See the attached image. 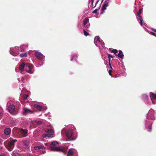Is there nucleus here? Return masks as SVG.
Returning a JSON list of instances; mask_svg holds the SVG:
<instances>
[{
    "label": "nucleus",
    "instance_id": "nucleus-1",
    "mask_svg": "<svg viewBox=\"0 0 156 156\" xmlns=\"http://www.w3.org/2000/svg\"><path fill=\"white\" fill-rule=\"evenodd\" d=\"M58 145L57 141H53L50 144V149L52 151H61L64 152L65 151L64 148L62 147H56Z\"/></svg>",
    "mask_w": 156,
    "mask_h": 156
},
{
    "label": "nucleus",
    "instance_id": "nucleus-2",
    "mask_svg": "<svg viewBox=\"0 0 156 156\" xmlns=\"http://www.w3.org/2000/svg\"><path fill=\"white\" fill-rule=\"evenodd\" d=\"M14 131L17 130L16 132H19L21 135V136L19 137H25L27 135L28 131L26 129H23L22 128H18L17 127H14L13 129Z\"/></svg>",
    "mask_w": 156,
    "mask_h": 156
},
{
    "label": "nucleus",
    "instance_id": "nucleus-3",
    "mask_svg": "<svg viewBox=\"0 0 156 156\" xmlns=\"http://www.w3.org/2000/svg\"><path fill=\"white\" fill-rule=\"evenodd\" d=\"M17 141L16 139L12 140L9 141L8 143V145L6 147L10 151H11L14 146V144Z\"/></svg>",
    "mask_w": 156,
    "mask_h": 156
},
{
    "label": "nucleus",
    "instance_id": "nucleus-4",
    "mask_svg": "<svg viewBox=\"0 0 156 156\" xmlns=\"http://www.w3.org/2000/svg\"><path fill=\"white\" fill-rule=\"evenodd\" d=\"M66 136L69 139L68 140H73L74 139L72 137L73 132L72 130H67L66 132Z\"/></svg>",
    "mask_w": 156,
    "mask_h": 156
},
{
    "label": "nucleus",
    "instance_id": "nucleus-5",
    "mask_svg": "<svg viewBox=\"0 0 156 156\" xmlns=\"http://www.w3.org/2000/svg\"><path fill=\"white\" fill-rule=\"evenodd\" d=\"M8 112L12 115H15V107L13 105L9 106L8 108Z\"/></svg>",
    "mask_w": 156,
    "mask_h": 156
},
{
    "label": "nucleus",
    "instance_id": "nucleus-6",
    "mask_svg": "<svg viewBox=\"0 0 156 156\" xmlns=\"http://www.w3.org/2000/svg\"><path fill=\"white\" fill-rule=\"evenodd\" d=\"M35 55L36 57L39 60L42 59L43 58V55L41 52L37 51H35Z\"/></svg>",
    "mask_w": 156,
    "mask_h": 156
},
{
    "label": "nucleus",
    "instance_id": "nucleus-7",
    "mask_svg": "<svg viewBox=\"0 0 156 156\" xmlns=\"http://www.w3.org/2000/svg\"><path fill=\"white\" fill-rule=\"evenodd\" d=\"M34 112L33 111H32L27 108H23V115H26L28 114H32Z\"/></svg>",
    "mask_w": 156,
    "mask_h": 156
},
{
    "label": "nucleus",
    "instance_id": "nucleus-8",
    "mask_svg": "<svg viewBox=\"0 0 156 156\" xmlns=\"http://www.w3.org/2000/svg\"><path fill=\"white\" fill-rule=\"evenodd\" d=\"M11 131V129L10 128H6L4 130L5 134L7 135H9Z\"/></svg>",
    "mask_w": 156,
    "mask_h": 156
},
{
    "label": "nucleus",
    "instance_id": "nucleus-9",
    "mask_svg": "<svg viewBox=\"0 0 156 156\" xmlns=\"http://www.w3.org/2000/svg\"><path fill=\"white\" fill-rule=\"evenodd\" d=\"M109 2L107 0L105 2V3L103 5L102 9L103 10L106 9V7L108 5Z\"/></svg>",
    "mask_w": 156,
    "mask_h": 156
},
{
    "label": "nucleus",
    "instance_id": "nucleus-10",
    "mask_svg": "<svg viewBox=\"0 0 156 156\" xmlns=\"http://www.w3.org/2000/svg\"><path fill=\"white\" fill-rule=\"evenodd\" d=\"M25 65L23 63L20 64L19 66L20 70L21 72L23 71L25 68Z\"/></svg>",
    "mask_w": 156,
    "mask_h": 156
},
{
    "label": "nucleus",
    "instance_id": "nucleus-11",
    "mask_svg": "<svg viewBox=\"0 0 156 156\" xmlns=\"http://www.w3.org/2000/svg\"><path fill=\"white\" fill-rule=\"evenodd\" d=\"M150 97L151 100L152 99H154L156 98V94H155L153 93L150 92Z\"/></svg>",
    "mask_w": 156,
    "mask_h": 156
},
{
    "label": "nucleus",
    "instance_id": "nucleus-12",
    "mask_svg": "<svg viewBox=\"0 0 156 156\" xmlns=\"http://www.w3.org/2000/svg\"><path fill=\"white\" fill-rule=\"evenodd\" d=\"M119 53L118 55V56L119 57L121 58V59H123L124 57V55L123 52L121 50H119Z\"/></svg>",
    "mask_w": 156,
    "mask_h": 156
},
{
    "label": "nucleus",
    "instance_id": "nucleus-13",
    "mask_svg": "<svg viewBox=\"0 0 156 156\" xmlns=\"http://www.w3.org/2000/svg\"><path fill=\"white\" fill-rule=\"evenodd\" d=\"M23 145L24 146L27 147H28L29 145L30 142L29 140H25L23 141Z\"/></svg>",
    "mask_w": 156,
    "mask_h": 156
},
{
    "label": "nucleus",
    "instance_id": "nucleus-14",
    "mask_svg": "<svg viewBox=\"0 0 156 156\" xmlns=\"http://www.w3.org/2000/svg\"><path fill=\"white\" fill-rule=\"evenodd\" d=\"M46 133H48L49 134H50L51 135H53L54 133V131L53 130L51 129H48L45 130Z\"/></svg>",
    "mask_w": 156,
    "mask_h": 156
},
{
    "label": "nucleus",
    "instance_id": "nucleus-15",
    "mask_svg": "<svg viewBox=\"0 0 156 156\" xmlns=\"http://www.w3.org/2000/svg\"><path fill=\"white\" fill-rule=\"evenodd\" d=\"M30 66H31V64H27L25 65V70L27 72H28V69H29V68L30 67Z\"/></svg>",
    "mask_w": 156,
    "mask_h": 156
},
{
    "label": "nucleus",
    "instance_id": "nucleus-16",
    "mask_svg": "<svg viewBox=\"0 0 156 156\" xmlns=\"http://www.w3.org/2000/svg\"><path fill=\"white\" fill-rule=\"evenodd\" d=\"M33 65L31 64V66H30V67L29 68V69H28V73H33Z\"/></svg>",
    "mask_w": 156,
    "mask_h": 156
},
{
    "label": "nucleus",
    "instance_id": "nucleus-17",
    "mask_svg": "<svg viewBox=\"0 0 156 156\" xmlns=\"http://www.w3.org/2000/svg\"><path fill=\"white\" fill-rule=\"evenodd\" d=\"M44 148V147L43 146H38L35 147H34V149L35 150H39L41 149H43Z\"/></svg>",
    "mask_w": 156,
    "mask_h": 156
},
{
    "label": "nucleus",
    "instance_id": "nucleus-18",
    "mask_svg": "<svg viewBox=\"0 0 156 156\" xmlns=\"http://www.w3.org/2000/svg\"><path fill=\"white\" fill-rule=\"evenodd\" d=\"M89 19L87 17H86L83 20V24L84 25H85V27L87 28V26H86V24L88 22V21Z\"/></svg>",
    "mask_w": 156,
    "mask_h": 156
},
{
    "label": "nucleus",
    "instance_id": "nucleus-19",
    "mask_svg": "<svg viewBox=\"0 0 156 156\" xmlns=\"http://www.w3.org/2000/svg\"><path fill=\"white\" fill-rule=\"evenodd\" d=\"M73 154V152L71 149H69L67 156H72Z\"/></svg>",
    "mask_w": 156,
    "mask_h": 156
},
{
    "label": "nucleus",
    "instance_id": "nucleus-20",
    "mask_svg": "<svg viewBox=\"0 0 156 156\" xmlns=\"http://www.w3.org/2000/svg\"><path fill=\"white\" fill-rule=\"evenodd\" d=\"M34 106L39 111H41L42 108L41 106L37 105H35Z\"/></svg>",
    "mask_w": 156,
    "mask_h": 156
},
{
    "label": "nucleus",
    "instance_id": "nucleus-21",
    "mask_svg": "<svg viewBox=\"0 0 156 156\" xmlns=\"http://www.w3.org/2000/svg\"><path fill=\"white\" fill-rule=\"evenodd\" d=\"M27 55L26 53H23L20 55V56L22 58L26 57Z\"/></svg>",
    "mask_w": 156,
    "mask_h": 156
},
{
    "label": "nucleus",
    "instance_id": "nucleus-22",
    "mask_svg": "<svg viewBox=\"0 0 156 156\" xmlns=\"http://www.w3.org/2000/svg\"><path fill=\"white\" fill-rule=\"evenodd\" d=\"M142 10L141 9H139V11L137 13V16H138L139 17H140V15L142 13Z\"/></svg>",
    "mask_w": 156,
    "mask_h": 156
},
{
    "label": "nucleus",
    "instance_id": "nucleus-23",
    "mask_svg": "<svg viewBox=\"0 0 156 156\" xmlns=\"http://www.w3.org/2000/svg\"><path fill=\"white\" fill-rule=\"evenodd\" d=\"M13 51L14 50H12L10 51L11 54L13 56H16L17 55V53L16 52L14 53Z\"/></svg>",
    "mask_w": 156,
    "mask_h": 156
},
{
    "label": "nucleus",
    "instance_id": "nucleus-24",
    "mask_svg": "<svg viewBox=\"0 0 156 156\" xmlns=\"http://www.w3.org/2000/svg\"><path fill=\"white\" fill-rule=\"evenodd\" d=\"M28 97V95L27 94H24L23 96V99L24 101H26Z\"/></svg>",
    "mask_w": 156,
    "mask_h": 156
},
{
    "label": "nucleus",
    "instance_id": "nucleus-25",
    "mask_svg": "<svg viewBox=\"0 0 156 156\" xmlns=\"http://www.w3.org/2000/svg\"><path fill=\"white\" fill-rule=\"evenodd\" d=\"M152 124H150L149 126H148L147 128L148 129V131L150 132V131H151V129H152Z\"/></svg>",
    "mask_w": 156,
    "mask_h": 156
},
{
    "label": "nucleus",
    "instance_id": "nucleus-26",
    "mask_svg": "<svg viewBox=\"0 0 156 156\" xmlns=\"http://www.w3.org/2000/svg\"><path fill=\"white\" fill-rule=\"evenodd\" d=\"M111 52L112 53H114L115 54H116L117 53H118V50L117 49H113L111 51Z\"/></svg>",
    "mask_w": 156,
    "mask_h": 156
},
{
    "label": "nucleus",
    "instance_id": "nucleus-27",
    "mask_svg": "<svg viewBox=\"0 0 156 156\" xmlns=\"http://www.w3.org/2000/svg\"><path fill=\"white\" fill-rule=\"evenodd\" d=\"M140 23L141 25H142L143 24V19L141 16H140Z\"/></svg>",
    "mask_w": 156,
    "mask_h": 156
},
{
    "label": "nucleus",
    "instance_id": "nucleus-28",
    "mask_svg": "<svg viewBox=\"0 0 156 156\" xmlns=\"http://www.w3.org/2000/svg\"><path fill=\"white\" fill-rule=\"evenodd\" d=\"M83 33L84 35L86 36H87V35H89V34L85 30H84Z\"/></svg>",
    "mask_w": 156,
    "mask_h": 156
},
{
    "label": "nucleus",
    "instance_id": "nucleus-29",
    "mask_svg": "<svg viewBox=\"0 0 156 156\" xmlns=\"http://www.w3.org/2000/svg\"><path fill=\"white\" fill-rule=\"evenodd\" d=\"M100 9V8H99L98 9H95L93 12V13H98V10Z\"/></svg>",
    "mask_w": 156,
    "mask_h": 156
},
{
    "label": "nucleus",
    "instance_id": "nucleus-30",
    "mask_svg": "<svg viewBox=\"0 0 156 156\" xmlns=\"http://www.w3.org/2000/svg\"><path fill=\"white\" fill-rule=\"evenodd\" d=\"M12 156H20L19 154L17 153H14L12 155Z\"/></svg>",
    "mask_w": 156,
    "mask_h": 156
},
{
    "label": "nucleus",
    "instance_id": "nucleus-31",
    "mask_svg": "<svg viewBox=\"0 0 156 156\" xmlns=\"http://www.w3.org/2000/svg\"><path fill=\"white\" fill-rule=\"evenodd\" d=\"M35 122L37 124H38V125H40V124H41V122H40V121H35Z\"/></svg>",
    "mask_w": 156,
    "mask_h": 156
},
{
    "label": "nucleus",
    "instance_id": "nucleus-32",
    "mask_svg": "<svg viewBox=\"0 0 156 156\" xmlns=\"http://www.w3.org/2000/svg\"><path fill=\"white\" fill-rule=\"evenodd\" d=\"M96 39L99 42H100V38L98 36H97L96 37Z\"/></svg>",
    "mask_w": 156,
    "mask_h": 156
},
{
    "label": "nucleus",
    "instance_id": "nucleus-33",
    "mask_svg": "<svg viewBox=\"0 0 156 156\" xmlns=\"http://www.w3.org/2000/svg\"><path fill=\"white\" fill-rule=\"evenodd\" d=\"M112 72V70H110L108 71L109 74L110 76H112V74L111 73Z\"/></svg>",
    "mask_w": 156,
    "mask_h": 156
},
{
    "label": "nucleus",
    "instance_id": "nucleus-34",
    "mask_svg": "<svg viewBox=\"0 0 156 156\" xmlns=\"http://www.w3.org/2000/svg\"><path fill=\"white\" fill-rule=\"evenodd\" d=\"M150 111H151L149 112L147 115V117H148V118H147L148 119H150V118H149V117L150 116Z\"/></svg>",
    "mask_w": 156,
    "mask_h": 156
},
{
    "label": "nucleus",
    "instance_id": "nucleus-35",
    "mask_svg": "<svg viewBox=\"0 0 156 156\" xmlns=\"http://www.w3.org/2000/svg\"><path fill=\"white\" fill-rule=\"evenodd\" d=\"M150 34H151L152 35L155 36L156 34L155 33H154L152 32H151Z\"/></svg>",
    "mask_w": 156,
    "mask_h": 156
},
{
    "label": "nucleus",
    "instance_id": "nucleus-36",
    "mask_svg": "<svg viewBox=\"0 0 156 156\" xmlns=\"http://www.w3.org/2000/svg\"><path fill=\"white\" fill-rule=\"evenodd\" d=\"M110 57L113 58V57L111 55L108 54V58H110Z\"/></svg>",
    "mask_w": 156,
    "mask_h": 156
},
{
    "label": "nucleus",
    "instance_id": "nucleus-37",
    "mask_svg": "<svg viewBox=\"0 0 156 156\" xmlns=\"http://www.w3.org/2000/svg\"><path fill=\"white\" fill-rule=\"evenodd\" d=\"M3 115V113L2 112H0V119L2 118Z\"/></svg>",
    "mask_w": 156,
    "mask_h": 156
},
{
    "label": "nucleus",
    "instance_id": "nucleus-38",
    "mask_svg": "<svg viewBox=\"0 0 156 156\" xmlns=\"http://www.w3.org/2000/svg\"><path fill=\"white\" fill-rule=\"evenodd\" d=\"M0 156H5L4 153H2L0 154Z\"/></svg>",
    "mask_w": 156,
    "mask_h": 156
},
{
    "label": "nucleus",
    "instance_id": "nucleus-39",
    "mask_svg": "<svg viewBox=\"0 0 156 156\" xmlns=\"http://www.w3.org/2000/svg\"><path fill=\"white\" fill-rule=\"evenodd\" d=\"M109 58V65H110V61H111V58Z\"/></svg>",
    "mask_w": 156,
    "mask_h": 156
},
{
    "label": "nucleus",
    "instance_id": "nucleus-40",
    "mask_svg": "<svg viewBox=\"0 0 156 156\" xmlns=\"http://www.w3.org/2000/svg\"><path fill=\"white\" fill-rule=\"evenodd\" d=\"M151 30L153 31H154L155 32H156V29H154V28H152Z\"/></svg>",
    "mask_w": 156,
    "mask_h": 156
},
{
    "label": "nucleus",
    "instance_id": "nucleus-41",
    "mask_svg": "<svg viewBox=\"0 0 156 156\" xmlns=\"http://www.w3.org/2000/svg\"><path fill=\"white\" fill-rule=\"evenodd\" d=\"M94 2V0H90V2L91 4L92 5Z\"/></svg>",
    "mask_w": 156,
    "mask_h": 156
},
{
    "label": "nucleus",
    "instance_id": "nucleus-42",
    "mask_svg": "<svg viewBox=\"0 0 156 156\" xmlns=\"http://www.w3.org/2000/svg\"><path fill=\"white\" fill-rule=\"evenodd\" d=\"M99 2V0H98L96 2V4H95V6L96 5V4L98 3Z\"/></svg>",
    "mask_w": 156,
    "mask_h": 156
},
{
    "label": "nucleus",
    "instance_id": "nucleus-43",
    "mask_svg": "<svg viewBox=\"0 0 156 156\" xmlns=\"http://www.w3.org/2000/svg\"><path fill=\"white\" fill-rule=\"evenodd\" d=\"M44 137H45L46 136V135L45 134H44L43 136Z\"/></svg>",
    "mask_w": 156,
    "mask_h": 156
},
{
    "label": "nucleus",
    "instance_id": "nucleus-44",
    "mask_svg": "<svg viewBox=\"0 0 156 156\" xmlns=\"http://www.w3.org/2000/svg\"><path fill=\"white\" fill-rule=\"evenodd\" d=\"M110 67V68H111V69H112V67L111 66V64H110V65H109Z\"/></svg>",
    "mask_w": 156,
    "mask_h": 156
},
{
    "label": "nucleus",
    "instance_id": "nucleus-45",
    "mask_svg": "<svg viewBox=\"0 0 156 156\" xmlns=\"http://www.w3.org/2000/svg\"><path fill=\"white\" fill-rule=\"evenodd\" d=\"M73 59V58L72 57V58L71 59V61H72Z\"/></svg>",
    "mask_w": 156,
    "mask_h": 156
},
{
    "label": "nucleus",
    "instance_id": "nucleus-46",
    "mask_svg": "<svg viewBox=\"0 0 156 156\" xmlns=\"http://www.w3.org/2000/svg\"><path fill=\"white\" fill-rule=\"evenodd\" d=\"M2 147H0V149H2Z\"/></svg>",
    "mask_w": 156,
    "mask_h": 156
},
{
    "label": "nucleus",
    "instance_id": "nucleus-47",
    "mask_svg": "<svg viewBox=\"0 0 156 156\" xmlns=\"http://www.w3.org/2000/svg\"><path fill=\"white\" fill-rule=\"evenodd\" d=\"M103 1V0H102V1H101V2H102Z\"/></svg>",
    "mask_w": 156,
    "mask_h": 156
},
{
    "label": "nucleus",
    "instance_id": "nucleus-48",
    "mask_svg": "<svg viewBox=\"0 0 156 156\" xmlns=\"http://www.w3.org/2000/svg\"><path fill=\"white\" fill-rule=\"evenodd\" d=\"M45 151H44L43 152V153H45Z\"/></svg>",
    "mask_w": 156,
    "mask_h": 156
},
{
    "label": "nucleus",
    "instance_id": "nucleus-49",
    "mask_svg": "<svg viewBox=\"0 0 156 156\" xmlns=\"http://www.w3.org/2000/svg\"><path fill=\"white\" fill-rule=\"evenodd\" d=\"M1 143V141L0 140V144Z\"/></svg>",
    "mask_w": 156,
    "mask_h": 156
}]
</instances>
